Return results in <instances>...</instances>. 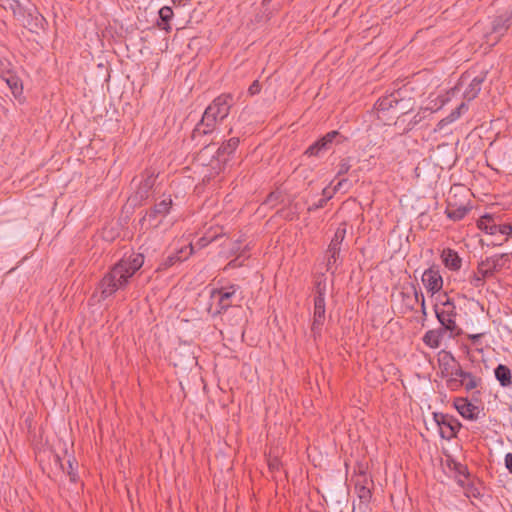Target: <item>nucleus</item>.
Segmentation results:
<instances>
[{
    "instance_id": "c85d7f7f",
    "label": "nucleus",
    "mask_w": 512,
    "mask_h": 512,
    "mask_svg": "<svg viewBox=\"0 0 512 512\" xmlns=\"http://www.w3.org/2000/svg\"><path fill=\"white\" fill-rule=\"evenodd\" d=\"M183 250H179L176 253H173L169 256H167L165 259H163L160 264L158 265L156 272H163L166 271L168 268L172 267L176 263H180L184 261L187 257L183 258L181 256Z\"/></svg>"
},
{
    "instance_id": "20e7f679",
    "label": "nucleus",
    "mask_w": 512,
    "mask_h": 512,
    "mask_svg": "<svg viewBox=\"0 0 512 512\" xmlns=\"http://www.w3.org/2000/svg\"><path fill=\"white\" fill-rule=\"evenodd\" d=\"M483 380L481 377L474 375L471 372L465 371L463 367L458 371L455 376L446 381V387L450 391H458L464 388L467 392L473 391L472 399L477 400L481 395V388Z\"/></svg>"
},
{
    "instance_id": "412c9836",
    "label": "nucleus",
    "mask_w": 512,
    "mask_h": 512,
    "mask_svg": "<svg viewBox=\"0 0 512 512\" xmlns=\"http://www.w3.org/2000/svg\"><path fill=\"white\" fill-rule=\"evenodd\" d=\"M447 332H448V330L445 329L444 326L441 325L437 329L428 330L424 334L422 341L429 348L436 349V348L440 347L441 341H442L445 333H447Z\"/></svg>"
},
{
    "instance_id": "f257e3e1",
    "label": "nucleus",
    "mask_w": 512,
    "mask_h": 512,
    "mask_svg": "<svg viewBox=\"0 0 512 512\" xmlns=\"http://www.w3.org/2000/svg\"><path fill=\"white\" fill-rule=\"evenodd\" d=\"M144 261L145 256L141 252L125 253L100 281L101 298L104 300L116 291L126 288L130 278L144 265Z\"/></svg>"
},
{
    "instance_id": "8fccbe9b",
    "label": "nucleus",
    "mask_w": 512,
    "mask_h": 512,
    "mask_svg": "<svg viewBox=\"0 0 512 512\" xmlns=\"http://www.w3.org/2000/svg\"><path fill=\"white\" fill-rule=\"evenodd\" d=\"M326 306H314L313 316L318 318L326 317Z\"/></svg>"
},
{
    "instance_id": "72a5a7b5",
    "label": "nucleus",
    "mask_w": 512,
    "mask_h": 512,
    "mask_svg": "<svg viewBox=\"0 0 512 512\" xmlns=\"http://www.w3.org/2000/svg\"><path fill=\"white\" fill-rule=\"evenodd\" d=\"M220 237V234H217V233H210V232H207L205 233L202 237H200L198 239V241L196 242V246H198L200 249L206 247L207 245H209L211 242L217 240L218 238Z\"/></svg>"
},
{
    "instance_id": "dca6fc26",
    "label": "nucleus",
    "mask_w": 512,
    "mask_h": 512,
    "mask_svg": "<svg viewBox=\"0 0 512 512\" xmlns=\"http://www.w3.org/2000/svg\"><path fill=\"white\" fill-rule=\"evenodd\" d=\"M345 236H346V222H342L336 229L334 236L331 239V242L326 251L327 254H331V258H333V263H337V261L339 259L341 245L345 239Z\"/></svg>"
},
{
    "instance_id": "052dcab7",
    "label": "nucleus",
    "mask_w": 512,
    "mask_h": 512,
    "mask_svg": "<svg viewBox=\"0 0 512 512\" xmlns=\"http://www.w3.org/2000/svg\"><path fill=\"white\" fill-rule=\"evenodd\" d=\"M190 0H172L175 5H186Z\"/></svg>"
},
{
    "instance_id": "603ef678",
    "label": "nucleus",
    "mask_w": 512,
    "mask_h": 512,
    "mask_svg": "<svg viewBox=\"0 0 512 512\" xmlns=\"http://www.w3.org/2000/svg\"><path fill=\"white\" fill-rule=\"evenodd\" d=\"M241 243H242V240H241V239H238V240H236V241L233 243V246H232V248H231V254H232V255H235V254H238V253L240 254V252L242 251V250H241V247H240Z\"/></svg>"
},
{
    "instance_id": "1a4fd4ad",
    "label": "nucleus",
    "mask_w": 512,
    "mask_h": 512,
    "mask_svg": "<svg viewBox=\"0 0 512 512\" xmlns=\"http://www.w3.org/2000/svg\"><path fill=\"white\" fill-rule=\"evenodd\" d=\"M238 289V285L232 284L227 288H213L211 290V298L218 296L215 309L212 310V307L209 308V312L211 313L212 317L220 316L221 314L225 313L229 307H231L232 304L230 300Z\"/></svg>"
},
{
    "instance_id": "f8f14e48",
    "label": "nucleus",
    "mask_w": 512,
    "mask_h": 512,
    "mask_svg": "<svg viewBox=\"0 0 512 512\" xmlns=\"http://www.w3.org/2000/svg\"><path fill=\"white\" fill-rule=\"evenodd\" d=\"M232 106L233 96L223 93L216 97L206 110L210 111L219 121H223L229 115Z\"/></svg>"
},
{
    "instance_id": "864d4df0",
    "label": "nucleus",
    "mask_w": 512,
    "mask_h": 512,
    "mask_svg": "<svg viewBox=\"0 0 512 512\" xmlns=\"http://www.w3.org/2000/svg\"><path fill=\"white\" fill-rule=\"evenodd\" d=\"M484 333H478V334H469L468 339L471 341L472 344L476 345L480 341L481 338H483Z\"/></svg>"
},
{
    "instance_id": "2eb2a0df",
    "label": "nucleus",
    "mask_w": 512,
    "mask_h": 512,
    "mask_svg": "<svg viewBox=\"0 0 512 512\" xmlns=\"http://www.w3.org/2000/svg\"><path fill=\"white\" fill-rule=\"evenodd\" d=\"M442 438L450 440L456 437L457 432L461 428V423L457 418H432Z\"/></svg>"
},
{
    "instance_id": "39448f33",
    "label": "nucleus",
    "mask_w": 512,
    "mask_h": 512,
    "mask_svg": "<svg viewBox=\"0 0 512 512\" xmlns=\"http://www.w3.org/2000/svg\"><path fill=\"white\" fill-rule=\"evenodd\" d=\"M346 140L339 131L332 130L313 142L304 151L303 155L320 158L333 148L334 145L342 144Z\"/></svg>"
},
{
    "instance_id": "9b49d317",
    "label": "nucleus",
    "mask_w": 512,
    "mask_h": 512,
    "mask_svg": "<svg viewBox=\"0 0 512 512\" xmlns=\"http://www.w3.org/2000/svg\"><path fill=\"white\" fill-rule=\"evenodd\" d=\"M507 262H510L508 253L495 254L481 259L477 264V269L484 277L492 278L505 267Z\"/></svg>"
},
{
    "instance_id": "a19ab883",
    "label": "nucleus",
    "mask_w": 512,
    "mask_h": 512,
    "mask_svg": "<svg viewBox=\"0 0 512 512\" xmlns=\"http://www.w3.org/2000/svg\"><path fill=\"white\" fill-rule=\"evenodd\" d=\"M35 14L36 15L34 16V19H33L34 23H31V22L28 23V25L31 26V30L43 28V24L46 22L45 18L40 13L35 11Z\"/></svg>"
},
{
    "instance_id": "6e6d98bb",
    "label": "nucleus",
    "mask_w": 512,
    "mask_h": 512,
    "mask_svg": "<svg viewBox=\"0 0 512 512\" xmlns=\"http://www.w3.org/2000/svg\"><path fill=\"white\" fill-rule=\"evenodd\" d=\"M50 453H51V457H52L55 465L59 466L64 471L65 468H64V466H63V464L61 462L60 456L58 454L53 453L52 451H50Z\"/></svg>"
},
{
    "instance_id": "f704fd0d",
    "label": "nucleus",
    "mask_w": 512,
    "mask_h": 512,
    "mask_svg": "<svg viewBox=\"0 0 512 512\" xmlns=\"http://www.w3.org/2000/svg\"><path fill=\"white\" fill-rule=\"evenodd\" d=\"M247 251H248V247L246 246L240 252V254H238V256L236 258L229 261L226 268H239V267L243 266L245 259L248 258V256H246Z\"/></svg>"
},
{
    "instance_id": "e433bc0d",
    "label": "nucleus",
    "mask_w": 512,
    "mask_h": 512,
    "mask_svg": "<svg viewBox=\"0 0 512 512\" xmlns=\"http://www.w3.org/2000/svg\"><path fill=\"white\" fill-rule=\"evenodd\" d=\"M414 296H415L416 301L420 302L421 314H422V325H424V321L427 318L425 297H424L423 293L420 290L416 289L415 287H414Z\"/></svg>"
},
{
    "instance_id": "6e6552de",
    "label": "nucleus",
    "mask_w": 512,
    "mask_h": 512,
    "mask_svg": "<svg viewBox=\"0 0 512 512\" xmlns=\"http://www.w3.org/2000/svg\"><path fill=\"white\" fill-rule=\"evenodd\" d=\"M172 199L170 196L156 203L150 210L146 211L145 215L140 219V224L146 229L158 227L162 220L169 214L172 208Z\"/></svg>"
},
{
    "instance_id": "9d476101",
    "label": "nucleus",
    "mask_w": 512,
    "mask_h": 512,
    "mask_svg": "<svg viewBox=\"0 0 512 512\" xmlns=\"http://www.w3.org/2000/svg\"><path fill=\"white\" fill-rule=\"evenodd\" d=\"M218 121L219 120L210 111L205 109L201 120L192 131L191 139L196 141L197 144L207 147L208 142L206 140L201 141V138L211 134L215 130Z\"/></svg>"
},
{
    "instance_id": "58836bf2",
    "label": "nucleus",
    "mask_w": 512,
    "mask_h": 512,
    "mask_svg": "<svg viewBox=\"0 0 512 512\" xmlns=\"http://www.w3.org/2000/svg\"><path fill=\"white\" fill-rule=\"evenodd\" d=\"M326 279H318L314 283V295H326Z\"/></svg>"
},
{
    "instance_id": "4be33fe9",
    "label": "nucleus",
    "mask_w": 512,
    "mask_h": 512,
    "mask_svg": "<svg viewBox=\"0 0 512 512\" xmlns=\"http://www.w3.org/2000/svg\"><path fill=\"white\" fill-rule=\"evenodd\" d=\"M468 109H469V107H468L467 103H465V102L460 103L455 109H453L451 111V113L448 116L444 117L437 123L435 131L443 130L445 126H447L448 124H451V123L455 122L457 119H459L462 114H464L468 111Z\"/></svg>"
},
{
    "instance_id": "37998d69",
    "label": "nucleus",
    "mask_w": 512,
    "mask_h": 512,
    "mask_svg": "<svg viewBox=\"0 0 512 512\" xmlns=\"http://www.w3.org/2000/svg\"><path fill=\"white\" fill-rule=\"evenodd\" d=\"M67 474L69 475L71 482H77L78 475L74 469V459L68 460Z\"/></svg>"
},
{
    "instance_id": "e2e57ef3",
    "label": "nucleus",
    "mask_w": 512,
    "mask_h": 512,
    "mask_svg": "<svg viewBox=\"0 0 512 512\" xmlns=\"http://www.w3.org/2000/svg\"><path fill=\"white\" fill-rule=\"evenodd\" d=\"M194 246L192 244L189 245V255L193 253Z\"/></svg>"
},
{
    "instance_id": "09e8293b",
    "label": "nucleus",
    "mask_w": 512,
    "mask_h": 512,
    "mask_svg": "<svg viewBox=\"0 0 512 512\" xmlns=\"http://www.w3.org/2000/svg\"><path fill=\"white\" fill-rule=\"evenodd\" d=\"M277 214L281 217H283L286 220H293L295 216V212L291 211L290 209H281L277 211Z\"/></svg>"
},
{
    "instance_id": "13d9d810",
    "label": "nucleus",
    "mask_w": 512,
    "mask_h": 512,
    "mask_svg": "<svg viewBox=\"0 0 512 512\" xmlns=\"http://www.w3.org/2000/svg\"><path fill=\"white\" fill-rule=\"evenodd\" d=\"M327 255H328L327 271H331V273L334 274L335 270H332V265H334L335 263H333V258H331V254H327Z\"/></svg>"
},
{
    "instance_id": "bf43d9fd",
    "label": "nucleus",
    "mask_w": 512,
    "mask_h": 512,
    "mask_svg": "<svg viewBox=\"0 0 512 512\" xmlns=\"http://www.w3.org/2000/svg\"><path fill=\"white\" fill-rule=\"evenodd\" d=\"M333 194L334 193H330L329 190H328V187L324 188L322 190V198H327L329 197V200L333 197Z\"/></svg>"
},
{
    "instance_id": "4468645a",
    "label": "nucleus",
    "mask_w": 512,
    "mask_h": 512,
    "mask_svg": "<svg viewBox=\"0 0 512 512\" xmlns=\"http://www.w3.org/2000/svg\"><path fill=\"white\" fill-rule=\"evenodd\" d=\"M421 280L427 292L431 295L438 293L443 287V278L439 267L436 265L426 269L422 274Z\"/></svg>"
},
{
    "instance_id": "b1692460",
    "label": "nucleus",
    "mask_w": 512,
    "mask_h": 512,
    "mask_svg": "<svg viewBox=\"0 0 512 512\" xmlns=\"http://www.w3.org/2000/svg\"><path fill=\"white\" fill-rule=\"evenodd\" d=\"M173 16H174L173 9L170 6H163L158 11V20L156 22V26L159 29L164 30L167 33H170L172 30L170 22H171Z\"/></svg>"
},
{
    "instance_id": "4c0bfd02",
    "label": "nucleus",
    "mask_w": 512,
    "mask_h": 512,
    "mask_svg": "<svg viewBox=\"0 0 512 512\" xmlns=\"http://www.w3.org/2000/svg\"><path fill=\"white\" fill-rule=\"evenodd\" d=\"M351 168V164H350V158L347 157V158H343L341 159V161L339 162V165H338V172H337V177H340L342 175H345L349 172Z\"/></svg>"
},
{
    "instance_id": "5fc2aeb1",
    "label": "nucleus",
    "mask_w": 512,
    "mask_h": 512,
    "mask_svg": "<svg viewBox=\"0 0 512 512\" xmlns=\"http://www.w3.org/2000/svg\"><path fill=\"white\" fill-rule=\"evenodd\" d=\"M314 306H326L325 295H314Z\"/></svg>"
},
{
    "instance_id": "7ed1b4c3",
    "label": "nucleus",
    "mask_w": 512,
    "mask_h": 512,
    "mask_svg": "<svg viewBox=\"0 0 512 512\" xmlns=\"http://www.w3.org/2000/svg\"><path fill=\"white\" fill-rule=\"evenodd\" d=\"M433 308L438 322L448 330L449 336H458L461 329L456 323L457 309L454 300L447 292L438 296V303Z\"/></svg>"
},
{
    "instance_id": "6ab92c4d",
    "label": "nucleus",
    "mask_w": 512,
    "mask_h": 512,
    "mask_svg": "<svg viewBox=\"0 0 512 512\" xmlns=\"http://www.w3.org/2000/svg\"><path fill=\"white\" fill-rule=\"evenodd\" d=\"M240 138L231 137L225 141L217 150L216 158L219 162L226 163L229 157L234 154L237 147L239 146Z\"/></svg>"
},
{
    "instance_id": "a18cd8bd",
    "label": "nucleus",
    "mask_w": 512,
    "mask_h": 512,
    "mask_svg": "<svg viewBox=\"0 0 512 512\" xmlns=\"http://www.w3.org/2000/svg\"><path fill=\"white\" fill-rule=\"evenodd\" d=\"M261 91V84L258 80L252 82L248 88V94L251 96L259 94Z\"/></svg>"
},
{
    "instance_id": "cd10ccee",
    "label": "nucleus",
    "mask_w": 512,
    "mask_h": 512,
    "mask_svg": "<svg viewBox=\"0 0 512 512\" xmlns=\"http://www.w3.org/2000/svg\"><path fill=\"white\" fill-rule=\"evenodd\" d=\"M446 465L457 474L458 478L464 477L467 479L470 476L467 466L456 461L450 455H446Z\"/></svg>"
},
{
    "instance_id": "c756f323",
    "label": "nucleus",
    "mask_w": 512,
    "mask_h": 512,
    "mask_svg": "<svg viewBox=\"0 0 512 512\" xmlns=\"http://www.w3.org/2000/svg\"><path fill=\"white\" fill-rule=\"evenodd\" d=\"M4 81L7 83L14 96H17L22 93V83L15 74H9V76L5 78Z\"/></svg>"
},
{
    "instance_id": "ddd939ff",
    "label": "nucleus",
    "mask_w": 512,
    "mask_h": 512,
    "mask_svg": "<svg viewBox=\"0 0 512 512\" xmlns=\"http://www.w3.org/2000/svg\"><path fill=\"white\" fill-rule=\"evenodd\" d=\"M439 367L441 370V376L445 381L449 380L462 368L459 361L453 356L450 351L442 350L439 353Z\"/></svg>"
},
{
    "instance_id": "c9c22d12",
    "label": "nucleus",
    "mask_w": 512,
    "mask_h": 512,
    "mask_svg": "<svg viewBox=\"0 0 512 512\" xmlns=\"http://www.w3.org/2000/svg\"><path fill=\"white\" fill-rule=\"evenodd\" d=\"M497 234L500 233L502 235H505V239L500 243H493V246L502 245L504 242H507L510 237H512V225L505 223V224H499L497 227Z\"/></svg>"
},
{
    "instance_id": "0eeeda50",
    "label": "nucleus",
    "mask_w": 512,
    "mask_h": 512,
    "mask_svg": "<svg viewBox=\"0 0 512 512\" xmlns=\"http://www.w3.org/2000/svg\"><path fill=\"white\" fill-rule=\"evenodd\" d=\"M352 480L354 482L355 493L359 499V508L363 511H367L372 499L374 482L372 478L363 471L357 473Z\"/></svg>"
},
{
    "instance_id": "bb28decb",
    "label": "nucleus",
    "mask_w": 512,
    "mask_h": 512,
    "mask_svg": "<svg viewBox=\"0 0 512 512\" xmlns=\"http://www.w3.org/2000/svg\"><path fill=\"white\" fill-rule=\"evenodd\" d=\"M499 224H496L492 215L485 214L483 215L477 223L478 228L490 235L497 234V227Z\"/></svg>"
},
{
    "instance_id": "aec40b11",
    "label": "nucleus",
    "mask_w": 512,
    "mask_h": 512,
    "mask_svg": "<svg viewBox=\"0 0 512 512\" xmlns=\"http://www.w3.org/2000/svg\"><path fill=\"white\" fill-rule=\"evenodd\" d=\"M487 72H481L475 76L463 92V98L470 102L474 100L482 89V84L486 80Z\"/></svg>"
},
{
    "instance_id": "4d7b16f0",
    "label": "nucleus",
    "mask_w": 512,
    "mask_h": 512,
    "mask_svg": "<svg viewBox=\"0 0 512 512\" xmlns=\"http://www.w3.org/2000/svg\"><path fill=\"white\" fill-rule=\"evenodd\" d=\"M505 466L512 473V453H507L505 456Z\"/></svg>"
},
{
    "instance_id": "7c9ffc66",
    "label": "nucleus",
    "mask_w": 512,
    "mask_h": 512,
    "mask_svg": "<svg viewBox=\"0 0 512 512\" xmlns=\"http://www.w3.org/2000/svg\"><path fill=\"white\" fill-rule=\"evenodd\" d=\"M486 279H489L488 277H484L483 274H480L479 271H474L468 276V283L476 289H482L486 284Z\"/></svg>"
},
{
    "instance_id": "a878e982",
    "label": "nucleus",
    "mask_w": 512,
    "mask_h": 512,
    "mask_svg": "<svg viewBox=\"0 0 512 512\" xmlns=\"http://www.w3.org/2000/svg\"><path fill=\"white\" fill-rule=\"evenodd\" d=\"M454 406L460 416H476L475 410L477 409V406H475L467 398H456L454 401Z\"/></svg>"
},
{
    "instance_id": "423d86ee",
    "label": "nucleus",
    "mask_w": 512,
    "mask_h": 512,
    "mask_svg": "<svg viewBox=\"0 0 512 512\" xmlns=\"http://www.w3.org/2000/svg\"><path fill=\"white\" fill-rule=\"evenodd\" d=\"M490 19V28L485 36L497 43L512 26V8L497 10Z\"/></svg>"
},
{
    "instance_id": "ea45409f",
    "label": "nucleus",
    "mask_w": 512,
    "mask_h": 512,
    "mask_svg": "<svg viewBox=\"0 0 512 512\" xmlns=\"http://www.w3.org/2000/svg\"><path fill=\"white\" fill-rule=\"evenodd\" d=\"M424 119V116L421 115L420 112H418L416 115L413 116V118L407 123L406 127L403 129V133H408L411 131L416 125H418L422 120Z\"/></svg>"
},
{
    "instance_id": "2f4dec72",
    "label": "nucleus",
    "mask_w": 512,
    "mask_h": 512,
    "mask_svg": "<svg viewBox=\"0 0 512 512\" xmlns=\"http://www.w3.org/2000/svg\"><path fill=\"white\" fill-rule=\"evenodd\" d=\"M457 483L464 488L465 495L468 498H471V497L480 498L481 497L480 490L477 487H475L474 484H472V483L465 484L464 480L461 478L457 479Z\"/></svg>"
},
{
    "instance_id": "f03ea898",
    "label": "nucleus",
    "mask_w": 512,
    "mask_h": 512,
    "mask_svg": "<svg viewBox=\"0 0 512 512\" xmlns=\"http://www.w3.org/2000/svg\"><path fill=\"white\" fill-rule=\"evenodd\" d=\"M415 99L409 95V91L405 88L394 89L390 94L380 97L374 104V109L378 114L388 112L391 109H398L399 116L395 125L404 122L403 116L413 111ZM380 119V115H378Z\"/></svg>"
},
{
    "instance_id": "5701e85b",
    "label": "nucleus",
    "mask_w": 512,
    "mask_h": 512,
    "mask_svg": "<svg viewBox=\"0 0 512 512\" xmlns=\"http://www.w3.org/2000/svg\"><path fill=\"white\" fill-rule=\"evenodd\" d=\"M470 209L466 205L457 206L451 199H448L445 214L452 221H460L468 214Z\"/></svg>"
},
{
    "instance_id": "473e14b6",
    "label": "nucleus",
    "mask_w": 512,
    "mask_h": 512,
    "mask_svg": "<svg viewBox=\"0 0 512 512\" xmlns=\"http://www.w3.org/2000/svg\"><path fill=\"white\" fill-rule=\"evenodd\" d=\"M325 319L326 317L318 318L317 316H313V321L311 324V334L314 340L321 336L322 327L324 325Z\"/></svg>"
},
{
    "instance_id": "3c124183",
    "label": "nucleus",
    "mask_w": 512,
    "mask_h": 512,
    "mask_svg": "<svg viewBox=\"0 0 512 512\" xmlns=\"http://www.w3.org/2000/svg\"><path fill=\"white\" fill-rule=\"evenodd\" d=\"M348 185V179L343 178L341 179L333 188V193H337L341 191L342 189L346 188Z\"/></svg>"
},
{
    "instance_id": "79ce46f5",
    "label": "nucleus",
    "mask_w": 512,
    "mask_h": 512,
    "mask_svg": "<svg viewBox=\"0 0 512 512\" xmlns=\"http://www.w3.org/2000/svg\"><path fill=\"white\" fill-rule=\"evenodd\" d=\"M328 201H329V197L321 198L316 203H313L312 205H310L308 207L307 211L309 213H311V212H314V211H316L318 209H321V208H323L327 204Z\"/></svg>"
},
{
    "instance_id": "a211bd4d",
    "label": "nucleus",
    "mask_w": 512,
    "mask_h": 512,
    "mask_svg": "<svg viewBox=\"0 0 512 512\" xmlns=\"http://www.w3.org/2000/svg\"><path fill=\"white\" fill-rule=\"evenodd\" d=\"M440 258L444 266L451 271H459L462 267V258L454 249L444 248Z\"/></svg>"
},
{
    "instance_id": "f3484780",
    "label": "nucleus",
    "mask_w": 512,
    "mask_h": 512,
    "mask_svg": "<svg viewBox=\"0 0 512 512\" xmlns=\"http://www.w3.org/2000/svg\"><path fill=\"white\" fill-rule=\"evenodd\" d=\"M143 176L144 179L140 182L135 193V197L140 201L146 200L149 197V192L153 188L156 178L154 171L150 170H145Z\"/></svg>"
},
{
    "instance_id": "de8ad7c7",
    "label": "nucleus",
    "mask_w": 512,
    "mask_h": 512,
    "mask_svg": "<svg viewBox=\"0 0 512 512\" xmlns=\"http://www.w3.org/2000/svg\"><path fill=\"white\" fill-rule=\"evenodd\" d=\"M10 63L4 64L0 62V77L4 80L9 76V74H13L10 70Z\"/></svg>"
},
{
    "instance_id": "c03bdc74",
    "label": "nucleus",
    "mask_w": 512,
    "mask_h": 512,
    "mask_svg": "<svg viewBox=\"0 0 512 512\" xmlns=\"http://www.w3.org/2000/svg\"><path fill=\"white\" fill-rule=\"evenodd\" d=\"M281 198V193L278 191H273L268 194L266 197V200L264 201V204H275L277 203Z\"/></svg>"
},
{
    "instance_id": "49530a36",
    "label": "nucleus",
    "mask_w": 512,
    "mask_h": 512,
    "mask_svg": "<svg viewBox=\"0 0 512 512\" xmlns=\"http://www.w3.org/2000/svg\"><path fill=\"white\" fill-rule=\"evenodd\" d=\"M281 462L277 457L268 458V467L271 471H278L280 469Z\"/></svg>"
},
{
    "instance_id": "680f3d73",
    "label": "nucleus",
    "mask_w": 512,
    "mask_h": 512,
    "mask_svg": "<svg viewBox=\"0 0 512 512\" xmlns=\"http://www.w3.org/2000/svg\"><path fill=\"white\" fill-rule=\"evenodd\" d=\"M432 416L437 417V416H448V415L447 414H443V413L433 412Z\"/></svg>"
},
{
    "instance_id": "393cba45",
    "label": "nucleus",
    "mask_w": 512,
    "mask_h": 512,
    "mask_svg": "<svg viewBox=\"0 0 512 512\" xmlns=\"http://www.w3.org/2000/svg\"><path fill=\"white\" fill-rule=\"evenodd\" d=\"M494 375L502 387H510L512 385V374L508 366L498 364L494 369Z\"/></svg>"
}]
</instances>
